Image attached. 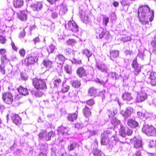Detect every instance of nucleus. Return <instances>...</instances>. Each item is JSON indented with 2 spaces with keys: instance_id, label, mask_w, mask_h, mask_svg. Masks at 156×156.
Returning <instances> with one entry per match:
<instances>
[{
  "instance_id": "1",
  "label": "nucleus",
  "mask_w": 156,
  "mask_h": 156,
  "mask_svg": "<svg viewBox=\"0 0 156 156\" xmlns=\"http://www.w3.org/2000/svg\"><path fill=\"white\" fill-rule=\"evenodd\" d=\"M138 16L139 20L143 25H149V21L151 22L154 17V12L150 10L147 5L141 6L138 9Z\"/></svg>"
},
{
  "instance_id": "2",
  "label": "nucleus",
  "mask_w": 156,
  "mask_h": 156,
  "mask_svg": "<svg viewBox=\"0 0 156 156\" xmlns=\"http://www.w3.org/2000/svg\"><path fill=\"white\" fill-rule=\"evenodd\" d=\"M46 80V79L41 80L35 78L33 80L32 83L33 86L37 89L44 90L47 88Z\"/></svg>"
},
{
  "instance_id": "3",
  "label": "nucleus",
  "mask_w": 156,
  "mask_h": 156,
  "mask_svg": "<svg viewBox=\"0 0 156 156\" xmlns=\"http://www.w3.org/2000/svg\"><path fill=\"white\" fill-rule=\"evenodd\" d=\"M142 131L149 136H154L156 135V130L154 127L151 125L147 124L144 125Z\"/></svg>"
},
{
  "instance_id": "4",
  "label": "nucleus",
  "mask_w": 156,
  "mask_h": 156,
  "mask_svg": "<svg viewBox=\"0 0 156 156\" xmlns=\"http://www.w3.org/2000/svg\"><path fill=\"white\" fill-rule=\"evenodd\" d=\"M95 31L96 33V37L97 39L102 38L106 36V39H108L110 37L108 32H107L105 29L101 27L96 28Z\"/></svg>"
},
{
  "instance_id": "5",
  "label": "nucleus",
  "mask_w": 156,
  "mask_h": 156,
  "mask_svg": "<svg viewBox=\"0 0 156 156\" xmlns=\"http://www.w3.org/2000/svg\"><path fill=\"white\" fill-rule=\"evenodd\" d=\"M131 66L134 69V73L135 75H138L141 72L142 66L137 63L136 57L133 60Z\"/></svg>"
},
{
  "instance_id": "6",
  "label": "nucleus",
  "mask_w": 156,
  "mask_h": 156,
  "mask_svg": "<svg viewBox=\"0 0 156 156\" xmlns=\"http://www.w3.org/2000/svg\"><path fill=\"white\" fill-rule=\"evenodd\" d=\"M95 66L101 72L108 74L109 70L107 66L103 63L97 62Z\"/></svg>"
},
{
  "instance_id": "7",
  "label": "nucleus",
  "mask_w": 156,
  "mask_h": 156,
  "mask_svg": "<svg viewBox=\"0 0 156 156\" xmlns=\"http://www.w3.org/2000/svg\"><path fill=\"white\" fill-rule=\"evenodd\" d=\"M130 142L133 144L134 147L136 148L140 149L141 150H142L143 144L140 139H138L135 137L130 140Z\"/></svg>"
},
{
  "instance_id": "8",
  "label": "nucleus",
  "mask_w": 156,
  "mask_h": 156,
  "mask_svg": "<svg viewBox=\"0 0 156 156\" xmlns=\"http://www.w3.org/2000/svg\"><path fill=\"white\" fill-rule=\"evenodd\" d=\"M66 27L74 33H76L78 31V26L74 21H69L68 25L66 26Z\"/></svg>"
},
{
  "instance_id": "9",
  "label": "nucleus",
  "mask_w": 156,
  "mask_h": 156,
  "mask_svg": "<svg viewBox=\"0 0 156 156\" xmlns=\"http://www.w3.org/2000/svg\"><path fill=\"white\" fill-rule=\"evenodd\" d=\"M2 99L6 104H10L13 101V96L11 93L7 92L3 94Z\"/></svg>"
},
{
  "instance_id": "10",
  "label": "nucleus",
  "mask_w": 156,
  "mask_h": 156,
  "mask_svg": "<svg viewBox=\"0 0 156 156\" xmlns=\"http://www.w3.org/2000/svg\"><path fill=\"white\" fill-rule=\"evenodd\" d=\"M134 109L131 107H128L126 108L125 110H122L120 112V114L125 118H126L130 117L133 113Z\"/></svg>"
},
{
  "instance_id": "11",
  "label": "nucleus",
  "mask_w": 156,
  "mask_h": 156,
  "mask_svg": "<svg viewBox=\"0 0 156 156\" xmlns=\"http://www.w3.org/2000/svg\"><path fill=\"white\" fill-rule=\"evenodd\" d=\"M32 56L27 57L25 58L24 62L26 65L28 66L29 65L32 64L36 62L37 61L38 58L36 57L35 55L31 54Z\"/></svg>"
},
{
  "instance_id": "12",
  "label": "nucleus",
  "mask_w": 156,
  "mask_h": 156,
  "mask_svg": "<svg viewBox=\"0 0 156 156\" xmlns=\"http://www.w3.org/2000/svg\"><path fill=\"white\" fill-rule=\"evenodd\" d=\"M136 94L137 95L136 98V101L137 102H142L147 98V94L144 91H141L140 93H136Z\"/></svg>"
},
{
  "instance_id": "13",
  "label": "nucleus",
  "mask_w": 156,
  "mask_h": 156,
  "mask_svg": "<svg viewBox=\"0 0 156 156\" xmlns=\"http://www.w3.org/2000/svg\"><path fill=\"white\" fill-rule=\"evenodd\" d=\"M69 89V87L66 84H63L62 85V87L61 89L62 92H57L55 93L54 95V98L58 99L59 96H60L62 93H65L67 92Z\"/></svg>"
},
{
  "instance_id": "14",
  "label": "nucleus",
  "mask_w": 156,
  "mask_h": 156,
  "mask_svg": "<svg viewBox=\"0 0 156 156\" xmlns=\"http://www.w3.org/2000/svg\"><path fill=\"white\" fill-rule=\"evenodd\" d=\"M14 14V12L12 9L10 8L6 10L4 13L5 19L9 21L12 20V17Z\"/></svg>"
},
{
  "instance_id": "15",
  "label": "nucleus",
  "mask_w": 156,
  "mask_h": 156,
  "mask_svg": "<svg viewBox=\"0 0 156 156\" xmlns=\"http://www.w3.org/2000/svg\"><path fill=\"white\" fill-rule=\"evenodd\" d=\"M28 13V12L27 10L20 11L18 13V17L21 21H26Z\"/></svg>"
},
{
  "instance_id": "16",
  "label": "nucleus",
  "mask_w": 156,
  "mask_h": 156,
  "mask_svg": "<svg viewBox=\"0 0 156 156\" xmlns=\"http://www.w3.org/2000/svg\"><path fill=\"white\" fill-rule=\"evenodd\" d=\"M42 48H34L31 50V53L33 55H34L37 58L38 57H41L43 55L42 53Z\"/></svg>"
},
{
  "instance_id": "17",
  "label": "nucleus",
  "mask_w": 156,
  "mask_h": 156,
  "mask_svg": "<svg viewBox=\"0 0 156 156\" xmlns=\"http://www.w3.org/2000/svg\"><path fill=\"white\" fill-rule=\"evenodd\" d=\"M41 65L45 67L48 70L49 69L52 67L53 62L49 59H45L43 60Z\"/></svg>"
},
{
  "instance_id": "18",
  "label": "nucleus",
  "mask_w": 156,
  "mask_h": 156,
  "mask_svg": "<svg viewBox=\"0 0 156 156\" xmlns=\"http://www.w3.org/2000/svg\"><path fill=\"white\" fill-rule=\"evenodd\" d=\"M11 119L13 122L17 125H19L21 122V118L18 115L15 114H12Z\"/></svg>"
},
{
  "instance_id": "19",
  "label": "nucleus",
  "mask_w": 156,
  "mask_h": 156,
  "mask_svg": "<svg viewBox=\"0 0 156 156\" xmlns=\"http://www.w3.org/2000/svg\"><path fill=\"white\" fill-rule=\"evenodd\" d=\"M128 125L131 128H136L139 126L138 123L135 120L132 119H129L127 122Z\"/></svg>"
},
{
  "instance_id": "20",
  "label": "nucleus",
  "mask_w": 156,
  "mask_h": 156,
  "mask_svg": "<svg viewBox=\"0 0 156 156\" xmlns=\"http://www.w3.org/2000/svg\"><path fill=\"white\" fill-rule=\"evenodd\" d=\"M30 6L33 10L37 11L42 8L43 5L41 2H38L33 3Z\"/></svg>"
},
{
  "instance_id": "21",
  "label": "nucleus",
  "mask_w": 156,
  "mask_h": 156,
  "mask_svg": "<svg viewBox=\"0 0 156 156\" xmlns=\"http://www.w3.org/2000/svg\"><path fill=\"white\" fill-rule=\"evenodd\" d=\"M68 132V128L61 126L59 128L58 133L59 134L64 136L65 137L69 134Z\"/></svg>"
},
{
  "instance_id": "22",
  "label": "nucleus",
  "mask_w": 156,
  "mask_h": 156,
  "mask_svg": "<svg viewBox=\"0 0 156 156\" xmlns=\"http://www.w3.org/2000/svg\"><path fill=\"white\" fill-rule=\"evenodd\" d=\"M98 90L94 87L90 88L88 91V95L89 96L96 97L98 95Z\"/></svg>"
},
{
  "instance_id": "23",
  "label": "nucleus",
  "mask_w": 156,
  "mask_h": 156,
  "mask_svg": "<svg viewBox=\"0 0 156 156\" xmlns=\"http://www.w3.org/2000/svg\"><path fill=\"white\" fill-rule=\"evenodd\" d=\"M122 98L124 101H131L133 99L131 94L128 92H126L123 94Z\"/></svg>"
},
{
  "instance_id": "24",
  "label": "nucleus",
  "mask_w": 156,
  "mask_h": 156,
  "mask_svg": "<svg viewBox=\"0 0 156 156\" xmlns=\"http://www.w3.org/2000/svg\"><path fill=\"white\" fill-rule=\"evenodd\" d=\"M76 73L80 77L86 76L87 74L85 70L83 67H80L77 70Z\"/></svg>"
},
{
  "instance_id": "25",
  "label": "nucleus",
  "mask_w": 156,
  "mask_h": 156,
  "mask_svg": "<svg viewBox=\"0 0 156 156\" xmlns=\"http://www.w3.org/2000/svg\"><path fill=\"white\" fill-rule=\"evenodd\" d=\"M156 73L154 72H151V73L149 78L151 80L150 83L151 85L153 86L156 85V80L155 78V75Z\"/></svg>"
},
{
  "instance_id": "26",
  "label": "nucleus",
  "mask_w": 156,
  "mask_h": 156,
  "mask_svg": "<svg viewBox=\"0 0 156 156\" xmlns=\"http://www.w3.org/2000/svg\"><path fill=\"white\" fill-rule=\"evenodd\" d=\"M77 115V112H76V113H75L69 114L67 115V119L69 121L73 122L74 120L76 119Z\"/></svg>"
},
{
  "instance_id": "27",
  "label": "nucleus",
  "mask_w": 156,
  "mask_h": 156,
  "mask_svg": "<svg viewBox=\"0 0 156 156\" xmlns=\"http://www.w3.org/2000/svg\"><path fill=\"white\" fill-rule=\"evenodd\" d=\"M17 90L19 93L22 95L25 96L29 94L27 89L26 88H24L22 86L20 87L17 88Z\"/></svg>"
},
{
  "instance_id": "28",
  "label": "nucleus",
  "mask_w": 156,
  "mask_h": 156,
  "mask_svg": "<svg viewBox=\"0 0 156 156\" xmlns=\"http://www.w3.org/2000/svg\"><path fill=\"white\" fill-rule=\"evenodd\" d=\"M118 140L116 136H112L109 139V145L113 146L118 142Z\"/></svg>"
},
{
  "instance_id": "29",
  "label": "nucleus",
  "mask_w": 156,
  "mask_h": 156,
  "mask_svg": "<svg viewBox=\"0 0 156 156\" xmlns=\"http://www.w3.org/2000/svg\"><path fill=\"white\" fill-rule=\"evenodd\" d=\"M117 127L119 129L120 135L123 137H124L125 132L126 130V129L121 124H119V125H118V126H117Z\"/></svg>"
},
{
  "instance_id": "30",
  "label": "nucleus",
  "mask_w": 156,
  "mask_h": 156,
  "mask_svg": "<svg viewBox=\"0 0 156 156\" xmlns=\"http://www.w3.org/2000/svg\"><path fill=\"white\" fill-rule=\"evenodd\" d=\"M81 52L83 55H85L88 58V60H89V58L90 57L92 54V51L87 49H85L82 50Z\"/></svg>"
},
{
  "instance_id": "31",
  "label": "nucleus",
  "mask_w": 156,
  "mask_h": 156,
  "mask_svg": "<svg viewBox=\"0 0 156 156\" xmlns=\"http://www.w3.org/2000/svg\"><path fill=\"white\" fill-rule=\"evenodd\" d=\"M119 54V51L117 50H113L110 53V58L112 60L118 57Z\"/></svg>"
},
{
  "instance_id": "32",
  "label": "nucleus",
  "mask_w": 156,
  "mask_h": 156,
  "mask_svg": "<svg viewBox=\"0 0 156 156\" xmlns=\"http://www.w3.org/2000/svg\"><path fill=\"white\" fill-rule=\"evenodd\" d=\"M23 0H14V5L16 8L21 7L23 5Z\"/></svg>"
},
{
  "instance_id": "33",
  "label": "nucleus",
  "mask_w": 156,
  "mask_h": 156,
  "mask_svg": "<svg viewBox=\"0 0 156 156\" xmlns=\"http://www.w3.org/2000/svg\"><path fill=\"white\" fill-rule=\"evenodd\" d=\"M48 10L51 11L52 12V16L53 18H55L57 17L59 10L58 9H52L51 8H48Z\"/></svg>"
},
{
  "instance_id": "34",
  "label": "nucleus",
  "mask_w": 156,
  "mask_h": 156,
  "mask_svg": "<svg viewBox=\"0 0 156 156\" xmlns=\"http://www.w3.org/2000/svg\"><path fill=\"white\" fill-rule=\"evenodd\" d=\"M85 12H83L80 15V18L84 23H87L89 21V19L88 15H85Z\"/></svg>"
},
{
  "instance_id": "35",
  "label": "nucleus",
  "mask_w": 156,
  "mask_h": 156,
  "mask_svg": "<svg viewBox=\"0 0 156 156\" xmlns=\"http://www.w3.org/2000/svg\"><path fill=\"white\" fill-rule=\"evenodd\" d=\"M83 112L84 116L87 117H89L91 113L89 108L87 106H86L83 109Z\"/></svg>"
},
{
  "instance_id": "36",
  "label": "nucleus",
  "mask_w": 156,
  "mask_h": 156,
  "mask_svg": "<svg viewBox=\"0 0 156 156\" xmlns=\"http://www.w3.org/2000/svg\"><path fill=\"white\" fill-rule=\"evenodd\" d=\"M77 144L74 142H71L69 145L68 146V150L69 151H72L76 147Z\"/></svg>"
},
{
  "instance_id": "37",
  "label": "nucleus",
  "mask_w": 156,
  "mask_h": 156,
  "mask_svg": "<svg viewBox=\"0 0 156 156\" xmlns=\"http://www.w3.org/2000/svg\"><path fill=\"white\" fill-rule=\"evenodd\" d=\"M71 83L72 86L75 88H78L81 86L80 80H74L72 81Z\"/></svg>"
},
{
  "instance_id": "38",
  "label": "nucleus",
  "mask_w": 156,
  "mask_h": 156,
  "mask_svg": "<svg viewBox=\"0 0 156 156\" xmlns=\"http://www.w3.org/2000/svg\"><path fill=\"white\" fill-rule=\"evenodd\" d=\"M1 61L2 65H5L9 63V59L7 58L6 55L1 56Z\"/></svg>"
},
{
  "instance_id": "39",
  "label": "nucleus",
  "mask_w": 156,
  "mask_h": 156,
  "mask_svg": "<svg viewBox=\"0 0 156 156\" xmlns=\"http://www.w3.org/2000/svg\"><path fill=\"white\" fill-rule=\"evenodd\" d=\"M137 114L138 117L140 119H143L144 118L147 119L148 118V115H149L147 112L144 113L140 112H137Z\"/></svg>"
},
{
  "instance_id": "40",
  "label": "nucleus",
  "mask_w": 156,
  "mask_h": 156,
  "mask_svg": "<svg viewBox=\"0 0 156 156\" xmlns=\"http://www.w3.org/2000/svg\"><path fill=\"white\" fill-rule=\"evenodd\" d=\"M112 132L107 130L104 131L101 134V137L108 138L112 134Z\"/></svg>"
},
{
  "instance_id": "41",
  "label": "nucleus",
  "mask_w": 156,
  "mask_h": 156,
  "mask_svg": "<svg viewBox=\"0 0 156 156\" xmlns=\"http://www.w3.org/2000/svg\"><path fill=\"white\" fill-rule=\"evenodd\" d=\"M118 112L116 109L114 110L113 111L108 110V115L109 117L112 118Z\"/></svg>"
},
{
  "instance_id": "42",
  "label": "nucleus",
  "mask_w": 156,
  "mask_h": 156,
  "mask_svg": "<svg viewBox=\"0 0 156 156\" xmlns=\"http://www.w3.org/2000/svg\"><path fill=\"white\" fill-rule=\"evenodd\" d=\"M111 123L114 126L116 125V126H118V125L120 124V121L115 118L111 120Z\"/></svg>"
},
{
  "instance_id": "43",
  "label": "nucleus",
  "mask_w": 156,
  "mask_h": 156,
  "mask_svg": "<svg viewBox=\"0 0 156 156\" xmlns=\"http://www.w3.org/2000/svg\"><path fill=\"white\" fill-rule=\"evenodd\" d=\"M48 150V145L47 144H45L42 145L40 149L41 151L44 153H47V151Z\"/></svg>"
},
{
  "instance_id": "44",
  "label": "nucleus",
  "mask_w": 156,
  "mask_h": 156,
  "mask_svg": "<svg viewBox=\"0 0 156 156\" xmlns=\"http://www.w3.org/2000/svg\"><path fill=\"white\" fill-rule=\"evenodd\" d=\"M101 144L104 145L109 144V139L107 138L101 137Z\"/></svg>"
},
{
  "instance_id": "45",
  "label": "nucleus",
  "mask_w": 156,
  "mask_h": 156,
  "mask_svg": "<svg viewBox=\"0 0 156 156\" xmlns=\"http://www.w3.org/2000/svg\"><path fill=\"white\" fill-rule=\"evenodd\" d=\"M56 59L57 60H59L62 62H63L65 61V58L64 56L61 54H58L56 56Z\"/></svg>"
},
{
  "instance_id": "46",
  "label": "nucleus",
  "mask_w": 156,
  "mask_h": 156,
  "mask_svg": "<svg viewBox=\"0 0 156 156\" xmlns=\"http://www.w3.org/2000/svg\"><path fill=\"white\" fill-rule=\"evenodd\" d=\"M109 21V18L108 16H104L103 18L102 23L103 25L107 26Z\"/></svg>"
},
{
  "instance_id": "47",
  "label": "nucleus",
  "mask_w": 156,
  "mask_h": 156,
  "mask_svg": "<svg viewBox=\"0 0 156 156\" xmlns=\"http://www.w3.org/2000/svg\"><path fill=\"white\" fill-rule=\"evenodd\" d=\"M76 42L74 39H69L66 41V44L69 45H73L76 43Z\"/></svg>"
},
{
  "instance_id": "48",
  "label": "nucleus",
  "mask_w": 156,
  "mask_h": 156,
  "mask_svg": "<svg viewBox=\"0 0 156 156\" xmlns=\"http://www.w3.org/2000/svg\"><path fill=\"white\" fill-rule=\"evenodd\" d=\"M55 48V47L54 45L51 44L47 48V50L48 51V53L49 54L53 52Z\"/></svg>"
},
{
  "instance_id": "49",
  "label": "nucleus",
  "mask_w": 156,
  "mask_h": 156,
  "mask_svg": "<svg viewBox=\"0 0 156 156\" xmlns=\"http://www.w3.org/2000/svg\"><path fill=\"white\" fill-rule=\"evenodd\" d=\"M62 80L60 79H57L54 80L53 84L55 87H58L61 84Z\"/></svg>"
},
{
  "instance_id": "50",
  "label": "nucleus",
  "mask_w": 156,
  "mask_h": 156,
  "mask_svg": "<svg viewBox=\"0 0 156 156\" xmlns=\"http://www.w3.org/2000/svg\"><path fill=\"white\" fill-rule=\"evenodd\" d=\"M72 62L74 64L81 65L82 64V62L81 59H76L73 58L71 60Z\"/></svg>"
},
{
  "instance_id": "51",
  "label": "nucleus",
  "mask_w": 156,
  "mask_h": 156,
  "mask_svg": "<svg viewBox=\"0 0 156 156\" xmlns=\"http://www.w3.org/2000/svg\"><path fill=\"white\" fill-rule=\"evenodd\" d=\"M67 11V8L66 6H62L60 9L59 12L62 14H65Z\"/></svg>"
},
{
  "instance_id": "52",
  "label": "nucleus",
  "mask_w": 156,
  "mask_h": 156,
  "mask_svg": "<svg viewBox=\"0 0 156 156\" xmlns=\"http://www.w3.org/2000/svg\"><path fill=\"white\" fill-rule=\"evenodd\" d=\"M46 135V133L44 131L40 132L38 134L39 138L41 140L44 139Z\"/></svg>"
},
{
  "instance_id": "53",
  "label": "nucleus",
  "mask_w": 156,
  "mask_h": 156,
  "mask_svg": "<svg viewBox=\"0 0 156 156\" xmlns=\"http://www.w3.org/2000/svg\"><path fill=\"white\" fill-rule=\"evenodd\" d=\"M131 39V38L130 36L122 37L120 38V40L123 42L130 41Z\"/></svg>"
},
{
  "instance_id": "54",
  "label": "nucleus",
  "mask_w": 156,
  "mask_h": 156,
  "mask_svg": "<svg viewBox=\"0 0 156 156\" xmlns=\"http://www.w3.org/2000/svg\"><path fill=\"white\" fill-rule=\"evenodd\" d=\"M53 136L54 133L52 132H49L47 135L46 134L45 136L46 140L47 141L49 140H50L51 138Z\"/></svg>"
},
{
  "instance_id": "55",
  "label": "nucleus",
  "mask_w": 156,
  "mask_h": 156,
  "mask_svg": "<svg viewBox=\"0 0 156 156\" xmlns=\"http://www.w3.org/2000/svg\"><path fill=\"white\" fill-rule=\"evenodd\" d=\"M133 131L132 130L127 128L126 129V130L125 132V136L126 135H128V136L131 135Z\"/></svg>"
},
{
  "instance_id": "56",
  "label": "nucleus",
  "mask_w": 156,
  "mask_h": 156,
  "mask_svg": "<svg viewBox=\"0 0 156 156\" xmlns=\"http://www.w3.org/2000/svg\"><path fill=\"white\" fill-rule=\"evenodd\" d=\"M65 70L69 74L71 73V67L70 66L68 65H66L65 67Z\"/></svg>"
},
{
  "instance_id": "57",
  "label": "nucleus",
  "mask_w": 156,
  "mask_h": 156,
  "mask_svg": "<svg viewBox=\"0 0 156 156\" xmlns=\"http://www.w3.org/2000/svg\"><path fill=\"white\" fill-rule=\"evenodd\" d=\"M86 103L89 106H92L94 104V101L93 99H90L87 101Z\"/></svg>"
},
{
  "instance_id": "58",
  "label": "nucleus",
  "mask_w": 156,
  "mask_h": 156,
  "mask_svg": "<svg viewBox=\"0 0 156 156\" xmlns=\"http://www.w3.org/2000/svg\"><path fill=\"white\" fill-rule=\"evenodd\" d=\"M93 152L95 156H100L101 155V152L98 150H95L93 151Z\"/></svg>"
},
{
  "instance_id": "59",
  "label": "nucleus",
  "mask_w": 156,
  "mask_h": 156,
  "mask_svg": "<svg viewBox=\"0 0 156 156\" xmlns=\"http://www.w3.org/2000/svg\"><path fill=\"white\" fill-rule=\"evenodd\" d=\"M111 76L114 79H117L119 77V75L115 72H111Z\"/></svg>"
},
{
  "instance_id": "60",
  "label": "nucleus",
  "mask_w": 156,
  "mask_h": 156,
  "mask_svg": "<svg viewBox=\"0 0 156 156\" xmlns=\"http://www.w3.org/2000/svg\"><path fill=\"white\" fill-rule=\"evenodd\" d=\"M6 39L5 37L0 36V43L2 44H5L6 42Z\"/></svg>"
},
{
  "instance_id": "61",
  "label": "nucleus",
  "mask_w": 156,
  "mask_h": 156,
  "mask_svg": "<svg viewBox=\"0 0 156 156\" xmlns=\"http://www.w3.org/2000/svg\"><path fill=\"white\" fill-rule=\"evenodd\" d=\"M33 41L34 44H36L40 42V40L39 37H37L33 39Z\"/></svg>"
},
{
  "instance_id": "62",
  "label": "nucleus",
  "mask_w": 156,
  "mask_h": 156,
  "mask_svg": "<svg viewBox=\"0 0 156 156\" xmlns=\"http://www.w3.org/2000/svg\"><path fill=\"white\" fill-rule=\"evenodd\" d=\"M66 52L67 53H68L69 55H71V54L73 55L74 54H75L73 51L70 48L67 49L66 50Z\"/></svg>"
},
{
  "instance_id": "63",
  "label": "nucleus",
  "mask_w": 156,
  "mask_h": 156,
  "mask_svg": "<svg viewBox=\"0 0 156 156\" xmlns=\"http://www.w3.org/2000/svg\"><path fill=\"white\" fill-rule=\"evenodd\" d=\"M20 55L22 57H24L25 54V51L23 49H21L19 51Z\"/></svg>"
},
{
  "instance_id": "64",
  "label": "nucleus",
  "mask_w": 156,
  "mask_h": 156,
  "mask_svg": "<svg viewBox=\"0 0 156 156\" xmlns=\"http://www.w3.org/2000/svg\"><path fill=\"white\" fill-rule=\"evenodd\" d=\"M141 151V150H140L136 151L134 154V156H142Z\"/></svg>"
}]
</instances>
